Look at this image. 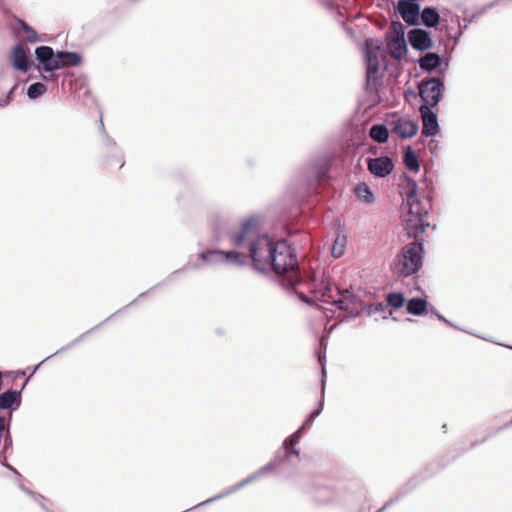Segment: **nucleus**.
Returning a JSON list of instances; mask_svg holds the SVG:
<instances>
[{
	"mask_svg": "<svg viewBox=\"0 0 512 512\" xmlns=\"http://www.w3.org/2000/svg\"><path fill=\"white\" fill-rule=\"evenodd\" d=\"M258 219L251 216L243 221L241 230L232 237L234 246H247L253 267L261 272L273 271L282 277V285L295 287L303 280L295 249L285 239L273 241L267 235H257Z\"/></svg>",
	"mask_w": 512,
	"mask_h": 512,
	"instance_id": "1",
	"label": "nucleus"
},
{
	"mask_svg": "<svg viewBox=\"0 0 512 512\" xmlns=\"http://www.w3.org/2000/svg\"><path fill=\"white\" fill-rule=\"evenodd\" d=\"M399 189L408 207L404 218L405 229L409 237L417 239L429 226L427 216L431 209V198L419 193L417 182L406 174L403 175ZM423 253V245L418 240L404 245L390 263L391 272L403 278L416 274L423 265Z\"/></svg>",
	"mask_w": 512,
	"mask_h": 512,
	"instance_id": "2",
	"label": "nucleus"
},
{
	"mask_svg": "<svg viewBox=\"0 0 512 512\" xmlns=\"http://www.w3.org/2000/svg\"><path fill=\"white\" fill-rule=\"evenodd\" d=\"M35 57L42 65V70L45 72H53L66 67H77L83 62L82 56L77 52H54L53 48L50 46L37 47L35 49Z\"/></svg>",
	"mask_w": 512,
	"mask_h": 512,
	"instance_id": "3",
	"label": "nucleus"
},
{
	"mask_svg": "<svg viewBox=\"0 0 512 512\" xmlns=\"http://www.w3.org/2000/svg\"><path fill=\"white\" fill-rule=\"evenodd\" d=\"M382 43L378 39L368 38L365 40V62H366V90L370 93L376 92L380 84L381 73L379 70V53Z\"/></svg>",
	"mask_w": 512,
	"mask_h": 512,
	"instance_id": "4",
	"label": "nucleus"
},
{
	"mask_svg": "<svg viewBox=\"0 0 512 512\" xmlns=\"http://www.w3.org/2000/svg\"><path fill=\"white\" fill-rule=\"evenodd\" d=\"M444 80L442 77H429L421 80L418 84V91L423 104L421 106H428L433 108L441 101L444 91Z\"/></svg>",
	"mask_w": 512,
	"mask_h": 512,
	"instance_id": "5",
	"label": "nucleus"
},
{
	"mask_svg": "<svg viewBox=\"0 0 512 512\" xmlns=\"http://www.w3.org/2000/svg\"><path fill=\"white\" fill-rule=\"evenodd\" d=\"M200 259L211 263H227L235 266L247 264V256L239 251L207 250L199 255Z\"/></svg>",
	"mask_w": 512,
	"mask_h": 512,
	"instance_id": "6",
	"label": "nucleus"
},
{
	"mask_svg": "<svg viewBox=\"0 0 512 512\" xmlns=\"http://www.w3.org/2000/svg\"><path fill=\"white\" fill-rule=\"evenodd\" d=\"M387 126L392 134L397 135L401 139H408L416 135L419 126L414 120L393 116L387 120Z\"/></svg>",
	"mask_w": 512,
	"mask_h": 512,
	"instance_id": "7",
	"label": "nucleus"
},
{
	"mask_svg": "<svg viewBox=\"0 0 512 512\" xmlns=\"http://www.w3.org/2000/svg\"><path fill=\"white\" fill-rule=\"evenodd\" d=\"M368 171L375 177L384 178L394 169V163L389 156L366 159Z\"/></svg>",
	"mask_w": 512,
	"mask_h": 512,
	"instance_id": "8",
	"label": "nucleus"
},
{
	"mask_svg": "<svg viewBox=\"0 0 512 512\" xmlns=\"http://www.w3.org/2000/svg\"><path fill=\"white\" fill-rule=\"evenodd\" d=\"M419 111L422 119V135L435 136L440 130L436 113L428 106H420Z\"/></svg>",
	"mask_w": 512,
	"mask_h": 512,
	"instance_id": "9",
	"label": "nucleus"
},
{
	"mask_svg": "<svg viewBox=\"0 0 512 512\" xmlns=\"http://www.w3.org/2000/svg\"><path fill=\"white\" fill-rule=\"evenodd\" d=\"M408 40L411 47L417 51H425L433 46L430 33L420 28L411 29L408 32Z\"/></svg>",
	"mask_w": 512,
	"mask_h": 512,
	"instance_id": "10",
	"label": "nucleus"
},
{
	"mask_svg": "<svg viewBox=\"0 0 512 512\" xmlns=\"http://www.w3.org/2000/svg\"><path fill=\"white\" fill-rule=\"evenodd\" d=\"M396 10L408 25H418L420 16V5L416 3L397 4Z\"/></svg>",
	"mask_w": 512,
	"mask_h": 512,
	"instance_id": "11",
	"label": "nucleus"
},
{
	"mask_svg": "<svg viewBox=\"0 0 512 512\" xmlns=\"http://www.w3.org/2000/svg\"><path fill=\"white\" fill-rule=\"evenodd\" d=\"M11 59L15 69L27 72L34 65L33 60L27 54L24 47L20 44L13 48Z\"/></svg>",
	"mask_w": 512,
	"mask_h": 512,
	"instance_id": "12",
	"label": "nucleus"
},
{
	"mask_svg": "<svg viewBox=\"0 0 512 512\" xmlns=\"http://www.w3.org/2000/svg\"><path fill=\"white\" fill-rule=\"evenodd\" d=\"M328 170H329V165L324 160H317V161L311 163V165L309 167V173H310L309 187L312 192H314L316 190V186L327 175Z\"/></svg>",
	"mask_w": 512,
	"mask_h": 512,
	"instance_id": "13",
	"label": "nucleus"
},
{
	"mask_svg": "<svg viewBox=\"0 0 512 512\" xmlns=\"http://www.w3.org/2000/svg\"><path fill=\"white\" fill-rule=\"evenodd\" d=\"M318 360H319V364L322 367V377H321V389H322L321 394L322 395H321V399L318 403V408L314 412H312L304 421V423L302 425V426H304V429L307 426H310L313 423V421L320 415V413L323 410V406H324L323 397H324V389H325V384H326V369H325L326 356H325V354L323 356L319 355Z\"/></svg>",
	"mask_w": 512,
	"mask_h": 512,
	"instance_id": "14",
	"label": "nucleus"
},
{
	"mask_svg": "<svg viewBox=\"0 0 512 512\" xmlns=\"http://www.w3.org/2000/svg\"><path fill=\"white\" fill-rule=\"evenodd\" d=\"M22 390L9 389L0 394V410H16L21 405Z\"/></svg>",
	"mask_w": 512,
	"mask_h": 512,
	"instance_id": "15",
	"label": "nucleus"
},
{
	"mask_svg": "<svg viewBox=\"0 0 512 512\" xmlns=\"http://www.w3.org/2000/svg\"><path fill=\"white\" fill-rule=\"evenodd\" d=\"M421 70L431 74L443 63V58L434 52H427L417 61Z\"/></svg>",
	"mask_w": 512,
	"mask_h": 512,
	"instance_id": "16",
	"label": "nucleus"
},
{
	"mask_svg": "<svg viewBox=\"0 0 512 512\" xmlns=\"http://www.w3.org/2000/svg\"><path fill=\"white\" fill-rule=\"evenodd\" d=\"M276 467L274 466V463H272L271 461H269L266 465L262 466L259 470H257L256 472L252 473L251 475H249L248 477H246L245 479H243L242 481H240L238 484H236L234 487H232L228 492L227 494L229 493H232V492H235L237 490H239L240 488L246 486L247 484L263 477V476H266L268 475L269 473H272L273 471H275Z\"/></svg>",
	"mask_w": 512,
	"mask_h": 512,
	"instance_id": "17",
	"label": "nucleus"
},
{
	"mask_svg": "<svg viewBox=\"0 0 512 512\" xmlns=\"http://www.w3.org/2000/svg\"><path fill=\"white\" fill-rule=\"evenodd\" d=\"M387 47L390 56L396 60H402L408 52L405 38H388Z\"/></svg>",
	"mask_w": 512,
	"mask_h": 512,
	"instance_id": "18",
	"label": "nucleus"
},
{
	"mask_svg": "<svg viewBox=\"0 0 512 512\" xmlns=\"http://www.w3.org/2000/svg\"><path fill=\"white\" fill-rule=\"evenodd\" d=\"M421 22L428 28L436 27L440 22V14L434 7H425L420 13Z\"/></svg>",
	"mask_w": 512,
	"mask_h": 512,
	"instance_id": "19",
	"label": "nucleus"
},
{
	"mask_svg": "<svg viewBox=\"0 0 512 512\" xmlns=\"http://www.w3.org/2000/svg\"><path fill=\"white\" fill-rule=\"evenodd\" d=\"M403 163L410 171L418 172L420 170L419 158L410 146L404 150Z\"/></svg>",
	"mask_w": 512,
	"mask_h": 512,
	"instance_id": "20",
	"label": "nucleus"
},
{
	"mask_svg": "<svg viewBox=\"0 0 512 512\" xmlns=\"http://www.w3.org/2000/svg\"><path fill=\"white\" fill-rule=\"evenodd\" d=\"M369 136L377 143H385L389 138V129L384 124H375L370 128Z\"/></svg>",
	"mask_w": 512,
	"mask_h": 512,
	"instance_id": "21",
	"label": "nucleus"
},
{
	"mask_svg": "<svg viewBox=\"0 0 512 512\" xmlns=\"http://www.w3.org/2000/svg\"><path fill=\"white\" fill-rule=\"evenodd\" d=\"M427 310V301L422 298L414 297L407 302V312L412 315H422Z\"/></svg>",
	"mask_w": 512,
	"mask_h": 512,
	"instance_id": "22",
	"label": "nucleus"
},
{
	"mask_svg": "<svg viewBox=\"0 0 512 512\" xmlns=\"http://www.w3.org/2000/svg\"><path fill=\"white\" fill-rule=\"evenodd\" d=\"M323 297L331 298V302L336 305V307L340 310L348 311L351 309V305L353 304V298L349 296H343L338 299H333L331 295V289L329 287L326 288V290L323 292Z\"/></svg>",
	"mask_w": 512,
	"mask_h": 512,
	"instance_id": "23",
	"label": "nucleus"
},
{
	"mask_svg": "<svg viewBox=\"0 0 512 512\" xmlns=\"http://www.w3.org/2000/svg\"><path fill=\"white\" fill-rule=\"evenodd\" d=\"M355 194L362 199L365 203H372L374 202V195L370 189V187L362 182L359 183L355 188Z\"/></svg>",
	"mask_w": 512,
	"mask_h": 512,
	"instance_id": "24",
	"label": "nucleus"
},
{
	"mask_svg": "<svg viewBox=\"0 0 512 512\" xmlns=\"http://www.w3.org/2000/svg\"><path fill=\"white\" fill-rule=\"evenodd\" d=\"M291 455H295L296 457H300V451L297 449L278 451L273 459L271 460L274 463V466L277 468L280 466L286 459H288Z\"/></svg>",
	"mask_w": 512,
	"mask_h": 512,
	"instance_id": "25",
	"label": "nucleus"
},
{
	"mask_svg": "<svg viewBox=\"0 0 512 512\" xmlns=\"http://www.w3.org/2000/svg\"><path fill=\"white\" fill-rule=\"evenodd\" d=\"M347 240L345 236L338 235L332 245V255L335 258L341 257L346 249Z\"/></svg>",
	"mask_w": 512,
	"mask_h": 512,
	"instance_id": "26",
	"label": "nucleus"
},
{
	"mask_svg": "<svg viewBox=\"0 0 512 512\" xmlns=\"http://www.w3.org/2000/svg\"><path fill=\"white\" fill-rule=\"evenodd\" d=\"M302 431H304V426H301L296 432L287 437L283 442V449L286 451L295 449V446L300 441Z\"/></svg>",
	"mask_w": 512,
	"mask_h": 512,
	"instance_id": "27",
	"label": "nucleus"
},
{
	"mask_svg": "<svg viewBox=\"0 0 512 512\" xmlns=\"http://www.w3.org/2000/svg\"><path fill=\"white\" fill-rule=\"evenodd\" d=\"M46 90H47V87L43 83L36 82V83L31 84L28 87L27 96L30 99H36V98L40 97L41 95H43L46 92Z\"/></svg>",
	"mask_w": 512,
	"mask_h": 512,
	"instance_id": "28",
	"label": "nucleus"
},
{
	"mask_svg": "<svg viewBox=\"0 0 512 512\" xmlns=\"http://www.w3.org/2000/svg\"><path fill=\"white\" fill-rule=\"evenodd\" d=\"M387 303L393 308H401L405 303V297L402 293L392 292L386 297Z\"/></svg>",
	"mask_w": 512,
	"mask_h": 512,
	"instance_id": "29",
	"label": "nucleus"
},
{
	"mask_svg": "<svg viewBox=\"0 0 512 512\" xmlns=\"http://www.w3.org/2000/svg\"><path fill=\"white\" fill-rule=\"evenodd\" d=\"M391 35L388 38H405V27L399 21H393L390 27Z\"/></svg>",
	"mask_w": 512,
	"mask_h": 512,
	"instance_id": "30",
	"label": "nucleus"
},
{
	"mask_svg": "<svg viewBox=\"0 0 512 512\" xmlns=\"http://www.w3.org/2000/svg\"><path fill=\"white\" fill-rule=\"evenodd\" d=\"M21 29L27 33L26 40L30 43H36L39 41L36 31L30 27L25 21L20 20Z\"/></svg>",
	"mask_w": 512,
	"mask_h": 512,
	"instance_id": "31",
	"label": "nucleus"
},
{
	"mask_svg": "<svg viewBox=\"0 0 512 512\" xmlns=\"http://www.w3.org/2000/svg\"><path fill=\"white\" fill-rule=\"evenodd\" d=\"M99 130L103 136V141H104V144L105 146L108 148V149H111V150H115L117 151L118 150V147L116 145V142L110 138L107 133H106V130H105V127H104V124H103V120H102V117L100 118V124H99Z\"/></svg>",
	"mask_w": 512,
	"mask_h": 512,
	"instance_id": "32",
	"label": "nucleus"
},
{
	"mask_svg": "<svg viewBox=\"0 0 512 512\" xmlns=\"http://www.w3.org/2000/svg\"><path fill=\"white\" fill-rule=\"evenodd\" d=\"M89 332H90V331H87V332H85V333L81 334L78 338H76L75 340H73L70 344H68V345H67V346H65V347H62V348H61V349H59L57 352H55L53 355H51V356L47 357V358H46V360H47V359H49V358H51V357H53L54 355H57V354H59V353H61V352H63V351H66V350H68V349L72 348L74 345H76L78 342H80V341H81V340H82V339H83V338H84V337H85Z\"/></svg>",
	"mask_w": 512,
	"mask_h": 512,
	"instance_id": "33",
	"label": "nucleus"
},
{
	"mask_svg": "<svg viewBox=\"0 0 512 512\" xmlns=\"http://www.w3.org/2000/svg\"><path fill=\"white\" fill-rule=\"evenodd\" d=\"M321 5L327 7L328 9L338 8L340 7L345 0H317Z\"/></svg>",
	"mask_w": 512,
	"mask_h": 512,
	"instance_id": "34",
	"label": "nucleus"
},
{
	"mask_svg": "<svg viewBox=\"0 0 512 512\" xmlns=\"http://www.w3.org/2000/svg\"><path fill=\"white\" fill-rule=\"evenodd\" d=\"M494 4V2H491L481 7L479 10L474 12L470 17H468V22H472L475 18L486 12L488 9L492 8Z\"/></svg>",
	"mask_w": 512,
	"mask_h": 512,
	"instance_id": "35",
	"label": "nucleus"
},
{
	"mask_svg": "<svg viewBox=\"0 0 512 512\" xmlns=\"http://www.w3.org/2000/svg\"><path fill=\"white\" fill-rule=\"evenodd\" d=\"M438 320H440L441 322H444L450 326H454L449 320H447L444 316H442L441 314H439L436 309L434 307L431 308L430 310Z\"/></svg>",
	"mask_w": 512,
	"mask_h": 512,
	"instance_id": "36",
	"label": "nucleus"
},
{
	"mask_svg": "<svg viewBox=\"0 0 512 512\" xmlns=\"http://www.w3.org/2000/svg\"><path fill=\"white\" fill-rule=\"evenodd\" d=\"M12 447V437L10 435L9 432H7V434L5 435L4 437V445H3V449L5 451H7L8 449H10Z\"/></svg>",
	"mask_w": 512,
	"mask_h": 512,
	"instance_id": "37",
	"label": "nucleus"
},
{
	"mask_svg": "<svg viewBox=\"0 0 512 512\" xmlns=\"http://www.w3.org/2000/svg\"><path fill=\"white\" fill-rule=\"evenodd\" d=\"M221 496H222V495H220V496H216V497H214V498H210V499H208V500H206V501H203V502L199 503L198 505H196V506H195V508L202 507V506H204V505H206V504H208V503H210V502L214 501L215 499L220 498ZM193 509H194V507H193V508L186 509V510H184L183 512H191V510H193Z\"/></svg>",
	"mask_w": 512,
	"mask_h": 512,
	"instance_id": "38",
	"label": "nucleus"
},
{
	"mask_svg": "<svg viewBox=\"0 0 512 512\" xmlns=\"http://www.w3.org/2000/svg\"><path fill=\"white\" fill-rule=\"evenodd\" d=\"M11 95H12V90H10V91L8 92L6 99H2V100L0 101V106H2V107H3V106H6V105L8 104V100L10 99Z\"/></svg>",
	"mask_w": 512,
	"mask_h": 512,
	"instance_id": "39",
	"label": "nucleus"
},
{
	"mask_svg": "<svg viewBox=\"0 0 512 512\" xmlns=\"http://www.w3.org/2000/svg\"><path fill=\"white\" fill-rule=\"evenodd\" d=\"M437 149V144H434V141L431 140L430 143H429V150L431 153H434Z\"/></svg>",
	"mask_w": 512,
	"mask_h": 512,
	"instance_id": "40",
	"label": "nucleus"
},
{
	"mask_svg": "<svg viewBox=\"0 0 512 512\" xmlns=\"http://www.w3.org/2000/svg\"><path fill=\"white\" fill-rule=\"evenodd\" d=\"M390 502H387L386 504H384L381 508H379L376 512H384L389 506H390Z\"/></svg>",
	"mask_w": 512,
	"mask_h": 512,
	"instance_id": "41",
	"label": "nucleus"
},
{
	"mask_svg": "<svg viewBox=\"0 0 512 512\" xmlns=\"http://www.w3.org/2000/svg\"><path fill=\"white\" fill-rule=\"evenodd\" d=\"M6 468L13 471L16 475L20 476L19 472L9 464H3Z\"/></svg>",
	"mask_w": 512,
	"mask_h": 512,
	"instance_id": "42",
	"label": "nucleus"
},
{
	"mask_svg": "<svg viewBox=\"0 0 512 512\" xmlns=\"http://www.w3.org/2000/svg\"><path fill=\"white\" fill-rule=\"evenodd\" d=\"M465 21V24L463 26L459 25V28L462 29L463 31L468 27V25L471 23V22H468V18H465L464 19Z\"/></svg>",
	"mask_w": 512,
	"mask_h": 512,
	"instance_id": "43",
	"label": "nucleus"
},
{
	"mask_svg": "<svg viewBox=\"0 0 512 512\" xmlns=\"http://www.w3.org/2000/svg\"><path fill=\"white\" fill-rule=\"evenodd\" d=\"M403 2H405V3H416L417 0H398L397 4H402Z\"/></svg>",
	"mask_w": 512,
	"mask_h": 512,
	"instance_id": "44",
	"label": "nucleus"
},
{
	"mask_svg": "<svg viewBox=\"0 0 512 512\" xmlns=\"http://www.w3.org/2000/svg\"><path fill=\"white\" fill-rule=\"evenodd\" d=\"M54 79V75L51 74L50 76H45V75H42V80L44 81H49V80H52Z\"/></svg>",
	"mask_w": 512,
	"mask_h": 512,
	"instance_id": "45",
	"label": "nucleus"
},
{
	"mask_svg": "<svg viewBox=\"0 0 512 512\" xmlns=\"http://www.w3.org/2000/svg\"><path fill=\"white\" fill-rule=\"evenodd\" d=\"M118 163H119V168L124 166V159H123L122 154H120V158L118 159Z\"/></svg>",
	"mask_w": 512,
	"mask_h": 512,
	"instance_id": "46",
	"label": "nucleus"
},
{
	"mask_svg": "<svg viewBox=\"0 0 512 512\" xmlns=\"http://www.w3.org/2000/svg\"><path fill=\"white\" fill-rule=\"evenodd\" d=\"M462 33H463V30L459 28V33L454 38L455 42L458 41V39H459V37L461 36Z\"/></svg>",
	"mask_w": 512,
	"mask_h": 512,
	"instance_id": "47",
	"label": "nucleus"
},
{
	"mask_svg": "<svg viewBox=\"0 0 512 512\" xmlns=\"http://www.w3.org/2000/svg\"><path fill=\"white\" fill-rule=\"evenodd\" d=\"M145 295H146V293H141V294L139 295V297L141 298V297H144Z\"/></svg>",
	"mask_w": 512,
	"mask_h": 512,
	"instance_id": "48",
	"label": "nucleus"
}]
</instances>
